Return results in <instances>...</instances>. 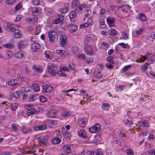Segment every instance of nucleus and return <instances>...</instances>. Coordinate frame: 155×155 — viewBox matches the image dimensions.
I'll return each mask as SVG.
<instances>
[{
	"mask_svg": "<svg viewBox=\"0 0 155 155\" xmlns=\"http://www.w3.org/2000/svg\"><path fill=\"white\" fill-rule=\"evenodd\" d=\"M76 16V13L75 11H72L69 14V16L71 21L73 22L74 21V18Z\"/></svg>",
	"mask_w": 155,
	"mask_h": 155,
	"instance_id": "aec40b11",
	"label": "nucleus"
},
{
	"mask_svg": "<svg viewBox=\"0 0 155 155\" xmlns=\"http://www.w3.org/2000/svg\"><path fill=\"white\" fill-rule=\"evenodd\" d=\"M33 68L35 71L41 73L42 72V67L41 66H37L35 65L33 66Z\"/></svg>",
	"mask_w": 155,
	"mask_h": 155,
	"instance_id": "4be33fe9",
	"label": "nucleus"
},
{
	"mask_svg": "<svg viewBox=\"0 0 155 155\" xmlns=\"http://www.w3.org/2000/svg\"><path fill=\"white\" fill-rule=\"evenodd\" d=\"M57 67L55 64L49 63L48 65V71L51 74L54 76L56 74Z\"/></svg>",
	"mask_w": 155,
	"mask_h": 155,
	"instance_id": "f257e3e1",
	"label": "nucleus"
},
{
	"mask_svg": "<svg viewBox=\"0 0 155 155\" xmlns=\"http://www.w3.org/2000/svg\"><path fill=\"white\" fill-rule=\"evenodd\" d=\"M59 75H61L62 77H66L67 76V74H65L63 73L61 71L58 70L57 72H56Z\"/></svg>",
	"mask_w": 155,
	"mask_h": 155,
	"instance_id": "603ef678",
	"label": "nucleus"
},
{
	"mask_svg": "<svg viewBox=\"0 0 155 155\" xmlns=\"http://www.w3.org/2000/svg\"><path fill=\"white\" fill-rule=\"evenodd\" d=\"M92 22V18H89L88 19L87 21L85 23L81 25L80 26V28H84L87 27L89 25H91Z\"/></svg>",
	"mask_w": 155,
	"mask_h": 155,
	"instance_id": "ddd939ff",
	"label": "nucleus"
},
{
	"mask_svg": "<svg viewBox=\"0 0 155 155\" xmlns=\"http://www.w3.org/2000/svg\"><path fill=\"white\" fill-rule=\"evenodd\" d=\"M21 94V92L20 91L14 92L10 95V99H12L14 97L15 98H18Z\"/></svg>",
	"mask_w": 155,
	"mask_h": 155,
	"instance_id": "1a4fd4ad",
	"label": "nucleus"
},
{
	"mask_svg": "<svg viewBox=\"0 0 155 155\" xmlns=\"http://www.w3.org/2000/svg\"><path fill=\"white\" fill-rule=\"evenodd\" d=\"M39 100L41 102H45L47 101L46 98L44 97L43 96H41L40 97Z\"/></svg>",
	"mask_w": 155,
	"mask_h": 155,
	"instance_id": "de8ad7c7",
	"label": "nucleus"
},
{
	"mask_svg": "<svg viewBox=\"0 0 155 155\" xmlns=\"http://www.w3.org/2000/svg\"><path fill=\"white\" fill-rule=\"evenodd\" d=\"M91 13V11L90 10H87L86 14L85 15V17L89 16Z\"/></svg>",
	"mask_w": 155,
	"mask_h": 155,
	"instance_id": "052dcab7",
	"label": "nucleus"
},
{
	"mask_svg": "<svg viewBox=\"0 0 155 155\" xmlns=\"http://www.w3.org/2000/svg\"><path fill=\"white\" fill-rule=\"evenodd\" d=\"M68 28L72 33L75 32L77 29V27L75 25L72 24L68 25H67Z\"/></svg>",
	"mask_w": 155,
	"mask_h": 155,
	"instance_id": "f3484780",
	"label": "nucleus"
},
{
	"mask_svg": "<svg viewBox=\"0 0 155 155\" xmlns=\"http://www.w3.org/2000/svg\"><path fill=\"white\" fill-rule=\"evenodd\" d=\"M109 33L110 35L114 36L117 34V32L115 29L112 28L109 30Z\"/></svg>",
	"mask_w": 155,
	"mask_h": 155,
	"instance_id": "c9c22d12",
	"label": "nucleus"
},
{
	"mask_svg": "<svg viewBox=\"0 0 155 155\" xmlns=\"http://www.w3.org/2000/svg\"><path fill=\"white\" fill-rule=\"evenodd\" d=\"M4 47L5 48H7L11 49L14 47V45L13 44L8 43L5 44L4 45Z\"/></svg>",
	"mask_w": 155,
	"mask_h": 155,
	"instance_id": "37998d69",
	"label": "nucleus"
},
{
	"mask_svg": "<svg viewBox=\"0 0 155 155\" xmlns=\"http://www.w3.org/2000/svg\"><path fill=\"white\" fill-rule=\"evenodd\" d=\"M32 85L34 87V89L35 91L38 92L40 90L39 86L38 84L34 83Z\"/></svg>",
	"mask_w": 155,
	"mask_h": 155,
	"instance_id": "e433bc0d",
	"label": "nucleus"
},
{
	"mask_svg": "<svg viewBox=\"0 0 155 155\" xmlns=\"http://www.w3.org/2000/svg\"><path fill=\"white\" fill-rule=\"evenodd\" d=\"M41 31V28L40 27H37L36 28L35 31V35H38Z\"/></svg>",
	"mask_w": 155,
	"mask_h": 155,
	"instance_id": "e2e57ef3",
	"label": "nucleus"
},
{
	"mask_svg": "<svg viewBox=\"0 0 155 155\" xmlns=\"http://www.w3.org/2000/svg\"><path fill=\"white\" fill-rule=\"evenodd\" d=\"M141 124L143 125V127H148L149 124L147 121L146 120H143Z\"/></svg>",
	"mask_w": 155,
	"mask_h": 155,
	"instance_id": "49530a36",
	"label": "nucleus"
},
{
	"mask_svg": "<svg viewBox=\"0 0 155 155\" xmlns=\"http://www.w3.org/2000/svg\"><path fill=\"white\" fill-rule=\"evenodd\" d=\"M53 90L52 87L49 85H45L43 87V90L44 92H50Z\"/></svg>",
	"mask_w": 155,
	"mask_h": 155,
	"instance_id": "2eb2a0df",
	"label": "nucleus"
},
{
	"mask_svg": "<svg viewBox=\"0 0 155 155\" xmlns=\"http://www.w3.org/2000/svg\"><path fill=\"white\" fill-rule=\"evenodd\" d=\"M138 18L140 20L143 21H145L147 20L146 16L144 13L139 14Z\"/></svg>",
	"mask_w": 155,
	"mask_h": 155,
	"instance_id": "cd10ccee",
	"label": "nucleus"
},
{
	"mask_svg": "<svg viewBox=\"0 0 155 155\" xmlns=\"http://www.w3.org/2000/svg\"><path fill=\"white\" fill-rule=\"evenodd\" d=\"M13 34L14 35L15 37L17 38H20L21 37V33L19 29L15 30L13 31Z\"/></svg>",
	"mask_w": 155,
	"mask_h": 155,
	"instance_id": "412c9836",
	"label": "nucleus"
},
{
	"mask_svg": "<svg viewBox=\"0 0 155 155\" xmlns=\"http://www.w3.org/2000/svg\"><path fill=\"white\" fill-rule=\"evenodd\" d=\"M27 45L26 42L24 40L21 41L18 43V49L20 50H23L26 48Z\"/></svg>",
	"mask_w": 155,
	"mask_h": 155,
	"instance_id": "0eeeda50",
	"label": "nucleus"
},
{
	"mask_svg": "<svg viewBox=\"0 0 155 155\" xmlns=\"http://www.w3.org/2000/svg\"><path fill=\"white\" fill-rule=\"evenodd\" d=\"M37 96L33 95L29 99L30 101H34L37 99Z\"/></svg>",
	"mask_w": 155,
	"mask_h": 155,
	"instance_id": "3c124183",
	"label": "nucleus"
},
{
	"mask_svg": "<svg viewBox=\"0 0 155 155\" xmlns=\"http://www.w3.org/2000/svg\"><path fill=\"white\" fill-rule=\"evenodd\" d=\"M126 153L128 155H134V152L131 149H129L126 151Z\"/></svg>",
	"mask_w": 155,
	"mask_h": 155,
	"instance_id": "09e8293b",
	"label": "nucleus"
},
{
	"mask_svg": "<svg viewBox=\"0 0 155 155\" xmlns=\"http://www.w3.org/2000/svg\"><path fill=\"white\" fill-rule=\"evenodd\" d=\"M101 129L100 126L98 123L96 124L93 127L89 128V130L92 133H96L99 132Z\"/></svg>",
	"mask_w": 155,
	"mask_h": 155,
	"instance_id": "7ed1b4c3",
	"label": "nucleus"
},
{
	"mask_svg": "<svg viewBox=\"0 0 155 155\" xmlns=\"http://www.w3.org/2000/svg\"><path fill=\"white\" fill-rule=\"evenodd\" d=\"M21 4L19 3L14 8L15 11H17L19 10L21 8Z\"/></svg>",
	"mask_w": 155,
	"mask_h": 155,
	"instance_id": "680f3d73",
	"label": "nucleus"
},
{
	"mask_svg": "<svg viewBox=\"0 0 155 155\" xmlns=\"http://www.w3.org/2000/svg\"><path fill=\"white\" fill-rule=\"evenodd\" d=\"M68 8L67 7L63 8L59 10L60 12L62 14H65L68 12Z\"/></svg>",
	"mask_w": 155,
	"mask_h": 155,
	"instance_id": "ea45409f",
	"label": "nucleus"
},
{
	"mask_svg": "<svg viewBox=\"0 0 155 155\" xmlns=\"http://www.w3.org/2000/svg\"><path fill=\"white\" fill-rule=\"evenodd\" d=\"M109 106V105L107 104L106 103H103V105L101 106V108L104 110H107Z\"/></svg>",
	"mask_w": 155,
	"mask_h": 155,
	"instance_id": "58836bf2",
	"label": "nucleus"
},
{
	"mask_svg": "<svg viewBox=\"0 0 155 155\" xmlns=\"http://www.w3.org/2000/svg\"><path fill=\"white\" fill-rule=\"evenodd\" d=\"M6 55L8 58H10L13 55L12 51L10 50L8 51L6 53Z\"/></svg>",
	"mask_w": 155,
	"mask_h": 155,
	"instance_id": "a18cd8bd",
	"label": "nucleus"
},
{
	"mask_svg": "<svg viewBox=\"0 0 155 155\" xmlns=\"http://www.w3.org/2000/svg\"><path fill=\"white\" fill-rule=\"evenodd\" d=\"M107 23L110 25H112L113 22L114 21V19L110 17H108L107 18Z\"/></svg>",
	"mask_w": 155,
	"mask_h": 155,
	"instance_id": "473e14b6",
	"label": "nucleus"
},
{
	"mask_svg": "<svg viewBox=\"0 0 155 155\" xmlns=\"http://www.w3.org/2000/svg\"><path fill=\"white\" fill-rule=\"evenodd\" d=\"M96 39L97 37L96 36L92 34H90L87 35L84 41L86 44H87L88 42L94 40Z\"/></svg>",
	"mask_w": 155,
	"mask_h": 155,
	"instance_id": "39448f33",
	"label": "nucleus"
},
{
	"mask_svg": "<svg viewBox=\"0 0 155 155\" xmlns=\"http://www.w3.org/2000/svg\"><path fill=\"white\" fill-rule=\"evenodd\" d=\"M32 2L34 5H39L40 1L39 0H32Z\"/></svg>",
	"mask_w": 155,
	"mask_h": 155,
	"instance_id": "6e6d98bb",
	"label": "nucleus"
},
{
	"mask_svg": "<svg viewBox=\"0 0 155 155\" xmlns=\"http://www.w3.org/2000/svg\"><path fill=\"white\" fill-rule=\"evenodd\" d=\"M50 51L49 50H47L45 52V55L46 57L47 58L51 59V58L50 55Z\"/></svg>",
	"mask_w": 155,
	"mask_h": 155,
	"instance_id": "c03bdc74",
	"label": "nucleus"
},
{
	"mask_svg": "<svg viewBox=\"0 0 155 155\" xmlns=\"http://www.w3.org/2000/svg\"><path fill=\"white\" fill-rule=\"evenodd\" d=\"M12 130L16 132L18 130V129L17 127V126L15 124H12Z\"/></svg>",
	"mask_w": 155,
	"mask_h": 155,
	"instance_id": "8fccbe9b",
	"label": "nucleus"
},
{
	"mask_svg": "<svg viewBox=\"0 0 155 155\" xmlns=\"http://www.w3.org/2000/svg\"><path fill=\"white\" fill-rule=\"evenodd\" d=\"M39 142L41 144L43 145H45L46 143L47 142V140H44L42 139H40L39 140Z\"/></svg>",
	"mask_w": 155,
	"mask_h": 155,
	"instance_id": "13d9d810",
	"label": "nucleus"
},
{
	"mask_svg": "<svg viewBox=\"0 0 155 155\" xmlns=\"http://www.w3.org/2000/svg\"><path fill=\"white\" fill-rule=\"evenodd\" d=\"M64 19V17L63 15L61 14L58 15L57 18L53 21V24H57L62 21Z\"/></svg>",
	"mask_w": 155,
	"mask_h": 155,
	"instance_id": "9b49d317",
	"label": "nucleus"
},
{
	"mask_svg": "<svg viewBox=\"0 0 155 155\" xmlns=\"http://www.w3.org/2000/svg\"><path fill=\"white\" fill-rule=\"evenodd\" d=\"M25 107L28 110H32L33 109V106L32 105H26Z\"/></svg>",
	"mask_w": 155,
	"mask_h": 155,
	"instance_id": "5fc2aeb1",
	"label": "nucleus"
},
{
	"mask_svg": "<svg viewBox=\"0 0 155 155\" xmlns=\"http://www.w3.org/2000/svg\"><path fill=\"white\" fill-rule=\"evenodd\" d=\"M87 7L85 4H83L77 6L75 9V10L78 12H81L83 10H86Z\"/></svg>",
	"mask_w": 155,
	"mask_h": 155,
	"instance_id": "6ab92c4d",
	"label": "nucleus"
},
{
	"mask_svg": "<svg viewBox=\"0 0 155 155\" xmlns=\"http://www.w3.org/2000/svg\"><path fill=\"white\" fill-rule=\"evenodd\" d=\"M16 0H6V2L7 3L9 4H12L15 2Z\"/></svg>",
	"mask_w": 155,
	"mask_h": 155,
	"instance_id": "bf43d9fd",
	"label": "nucleus"
},
{
	"mask_svg": "<svg viewBox=\"0 0 155 155\" xmlns=\"http://www.w3.org/2000/svg\"><path fill=\"white\" fill-rule=\"evenodd\" d=\"M144 31V29L143 28H141L139 29L138 30L135 31V34L133 35L134 37H136L137 35H139L142 34Z\"/></svg>",
	"mask_w": 155,
	"mask_h": 155,
	"instance_id": "393cba45",
	"label": "nucleus"
},
{
	"mask_svg": "<svg viewBox=\"0 0 155 155\" xmlns=\"http://www.w3.org/2000/svg\"><path fill=\"white\" fill-rule=\"evenodd\" d=\"M84 51L88 55H91L94 54L93 49L90 46H86L84 48Z\"/></svg>",
	"mask_w": 155,
	"mask_h": 155,
	"instance_id": "423d86ee",
	"label": "nucleus"
},
{
	"mask_svg": "<svg viewBox=\"0 0 155 155\" xmlns=\"http://www.w3.org/2000/svg\"><path fill=\"white\" fill-rule=\"evenodd\" d=\"M56 113L55 110H51L47 113L48 116L50 118H54L56 116Z\"/></svg>",
	"mask_w": 155,
	"mask_h": 155,
	"instance_id": "dca6fc26",
	"label": "nucleus"
},
{
	"mask_svg": "<svg viewBox=\"0 0 155 155\" xmlns=\"http://www.w3.org/2000/svg\"><path fill=\"white\" fill-rule=\"evenodd\" d=\"M5 29L8 31L13 32L15 30V25L13 24L6 23L4 25Z\"/></svg>",
	"mask_w": 155,
	"mask_h": 155,
	"instance_id": "20e7f679",
	"label": "nucleus"
},
{
	"mask_svg": "<svg viewBox=\"0 0 155 155\" xmlns=\"http://www.w3.org/2000/svg\"><path fill=\"white\" fill-rule=\"evenodd\" d=\"M60 45L61 47H64L66 44V37L64 35H61L60 37Z\"/></svg>",
	"mask_w": 155,
	"mask_h": 155,
	"instance_id": "f8f14e48",
	"label": "nucleus"
},
{
	"mask_svg": "<svg viewBox=\"0 0 155 155\" xmlns=\"http://www.w3.org/2000/svg\"><path fill=\"white\" fill-rule=\"evenodd\" d=\"M78 134L80 136L84 138H86V133L85 130L81 129L78 132Z\"/></svg>",
	"mask_w": 155,
	"mask_h": 155,
	"instance_id": "5701e85b",
	"label": "nucleus"
},
{
	"mask_svg": "<svg viewBox=\"0 0 155 155\" xmlns=\"http://www.w3.org/2000/svg\"><path fill=\"white\" fill-rule=\"evenodd\" d=\"M63 150L64 152L66 154H70L71 152V147L68 145H65L63 147Z\"/></svg>",
	"mask_w": 155,
	"mask_h": 155,
	"instance_id": "a211bd4d",
	"label": "nucleus"
},
{
	"mask_svg": "<svg viewBox=\"0 0 155 155\" xmlns=\"http://www.w3.org/2000/svg\"><path fill=\"white\" fill-rule=\"evenodd\" d=\"M87 123V119L86 118H82L78 121V125L81 127H85Z\"/></svg>",
	"mask_w": 155,
	"mask_h": 155,
	"instance_id": "6e6552de",
	"label": "nucleus"
},
{
	"mask_svg": "<svg viewBox=\"0 0 155 155\" xmlns=\"http://www.w3.org/2000/svg\"><path fill=\"white\" fill-rule=\"evenodd\" d=\"M100 26L101 28H104L106 26L104 20L103 18H101L100 19Z\"/></svg>",
	"mask_w": 155,
	"mask_h": 155,
	"instance_id": "f704fd0d",
	"label": "nucleus"
},
{
	"mask_svg": "<svg viewBox=\"0 0 155 155\" xmlns=\"http://www.w3.org/2000/svg\"><path fill=\"white\" fill-rule=\"evenodd\" d=\"M118 45L124 48H129V46L128 45V44H125L124 43H119Z\"/></svg>",
	"mask_w": 155,
	"mask_h": 155,
	"instance_id": "79ce46f5",
	"label": "nucleus"
},
{
	"mask_svg": "<svg viewBox=\"0 0 155 155\" xmlns=\"http://www.w3.org/2000/svg\"><path fill=\"white\" fill-rule=\"evenodd\" d=\"M69 64V67L71 69L73 70L75 68V65L73 63L71 62Z\"/></svg>",
	"mask_w": 155,
	"mask_h": 155,
	"instance_id": "338daca9",
	"label": "nucleus"
},
{
	"mask_svg": "<svg viewBox=\"0 0 155 155\" xmlns=\"http://www.w3.org/2000/svg\"><path fill=\"white\" fill-rule=\"evenodd\" d=\"M32 10L33 15L35 16L39 15L41 12V9L39 7L34 8Z\"/></svg>",
	"mask_w": 155,
	"mask_h": 155,
	"instance_id": "4468645a",
	"label": "nucleus"
},
{
	"mask_svg": "<svg viewBox=\"0 0 155 155\" xmlns=\"http://www.w3.org/2000/svg\"><path fill=\"white\" fill-rule=\"evenodd\" d=\"M79 5V3L77 0H74L72 1V7H74L76 6Z\"/></svg>",
	"mask_w": 155,
	"mask_h": 155,
	"instance_id": "a19ab883",
	"label": "nucleus"
},
{
	"mask_svg": "<svg viewBox=\"0 0 155 155\" xmlns=\"http://www.w3.org/2000/svg\"><path fill=\"white\" fill-rule=\"evenodd\" d=\"M25 53V52L21 51L16 53L15 54V56L17 58H21L24 56Z\"/></svg>",
	"mask_w": 155,
	"mask_h": 155,
	"instance_id": "b1692460",
	"label": "nucleus"
},
{
	"mask_svg": "<svg viewBox=\"0 0 155 155\" xmlns=\"http://www.w3.org/2000/svg\"><path fill=\"white\" fill-rule=\"evenodd\" d=\"M61 115L62 117L64 118H67L70 115V111H64L62 112Z\"/></svg>",
	"mask_w": 155,
	"mask_h": 155,
	"instance_id": "2f4dec72",
	"label": "nucleus"
},
{
	"mask_svg": "<svg viewBox=\"0 0 155 155\" xmlns=\"http://www.w3.org/2000/svg\"><path fill=\"white\" fill-rule=\"evenodd\" d=\"M17 79H12L8 81V84L10 86H15L17 84Z\"/></svg>",
	"mask_w": 155,
	"mask_h": 155,
	"instance_id": "c756f323",
	"label": "nucleus"
},
{
	"mask_svg": "<svg viewBox=\"0 0 155 155\" xmlns=\"http://www.w3.org/2000/svg\"><path fill=\"white\" fill-rule=\"evenodd\" d=\"M48 37L51 43H53L56 39L58 38V36L56 32L51 31L48 32Z\"/></svg>",
	"mask_w": 155,
	"mask_h": 155,
	"instance_id": "f03ea898",
	"label": "nucleus"
},
{
	"mask_svg": "<svg viewBox=\"0 0 155 155\" xmlns=\"http://www.w3.org/2000/svg\"><path fill=\"white\" fill-rule=\"evenodd\" d=\"M31 47L33 51L37 52L41 48L40 45L38 43H33L31 45Z\"/></svg>",
	"mask_w": 155,
	"mask_h": 155,
	"instance_id": "9d476101",
	"label": "nucleus"
},
{
	"mask_svg": "<svg viewBox=\"0 0 155 155\" xmlns=\"http://www.w3.org/2000/svg\"><path fill=\"white\" fill-rule=\"evenodd\" d=\"M61 141V140L59 138H54L52 140L51 142L53 144H57L59 143Z\"/></svg>",
	"mask_w": 155,
	"mask_h": 155,
	"instance_id": "bb28decb",
	"label": "nucleus"
},
{
	"mask_svg": "<svg viewBox=\"0 0 155 155\" xmlns=\"http://www.w3.org/2000/svg\"><path fill=\"white\" fill-rule=\"evenodd\" d=\"M91 155H102L100 152L98 151L93 152L91 153Z\"/></svg>",
	"mask_w": 155,
	"mask_h": 155,
	"instance_id": "0e129e2a",
	"label": "nucleus"
},
{
	"mask_svg": "<svg viewBox=\"0 0 155 155\" xmlns=\"http://www.w3.org/2000/svg\"><path fill=\"white\" fill-rule=\"evenodd\" d=\"M48 124L50 126H53L57 125L58 122L56 120H49L48 122Z\"/></svg>",
	"mask_w": 155,
	"mask_h": 155,
	"instance_id": "72a5a7b5",
	"label": "nucleus"
},
{
	"mask_svg": "<svg viewBox=\"0 0 155 155\" xmlns=\"http://www.w3.org/2000/svg\"><path fill=\"white\" fill-rule=\"evenodd\" d=\"M46 127L45 125L36 126L35 127V131L44 130L46 129Z\"/></svg>",
	"mask_w": 155,
	"mask_h": 155,
	"instance_id": "7c9ffc66",
	"label": "nucleus"
},
{
	"mask_svg": "<svg viewBox=\"0 0 155 155\" xmlns=\"http://www.w3.org/2000/svg\"><path fill=\"white\" fill-rule=\"evenodd\" d=\"M22 130L24 134H26L28 133L31 132V129L29 128H27L23 126L22 128Z\"/></svg>",
	"mask_w": 155,
	"mask_h": 155,
	"instance_id": "a878e982",
	"label": "nucleus"
},
{
	"mask_svg": "<svg viewBox=\"0 0 155 155\" xmlns=\"http://www.w3.org/2000/svg\"><path fill=\"white\" fill-rule=\"evenodd\" d=\"M131 67L132 66L130 65L125 66L121 70V73H124L126 71L128 70V69Z\"/></svg>",
	"mask_w": 155,
	"mask_h": 155,
	"instance_id": "4c0bfd02",
	"label": "nucleus"
},
{
	"mask_svg": "<svg viewBox=\"0 0 155 155\" xmlns=\"http://www.w3.org/2000/svg\"><path fill=\"white\" fill-rule=\"evenodd\" d=\"M105 65L107 68L110 69H112L113 67V66L109 63H106Z\"/></svg>",
	"mask_w": 155,
	"mask_h": 155,
	"instance_id": "69168bd1",
	"label": "nucleus"
},
{
	"mask_svg": "<svg viewBox=\"0 0 155 155\" xmlns=\"http://www.w3.org/2000/svg\"><path fill=\"white\" fill-rule=\"evenodd\" d=\"M17 78L19 79L22 80L23 79V77L22 75L20 73L18 74H17Z\"/></svg>",
	"mask_w": 155,
	"mask_h": 155,
	"instance_id": "774afa93",
	"label": "nucleus"
},
{
	"mask_svg": "<svg viewBox=\"0 0 155 155\" xmlns=\"http://www.w3.org/2000/svg\"><path fill=\"white\" fill-rule=\"evenodd\" d=\"M107 60L111 64H113L114 63L113 60V57L112 56H110L108 57Z\"/></svg>",
	"mask_w": 155,
	"mask_h": 155,
	"instance_id": "864d4df0",
	"label": "nucleus"
},
{
	"mask_svg": "<svg viewBox=\"0 0 155 155\" xmlns=\"http://www.w3.org/2000/svg\"><path fill=\"white\" fill-rule=\"evenodd\" d=\"M102 75L101 71H94V76L95 78H101Z\"/></svg>",
	"mask_w": 155,
	"mask_h": 155,
	"instance_id": "c85d7f7f",
	"label": "nucleus"
},
{
	"mask_svg": "<svg viewBox=\"0 0 155 155\" xmlns=\"http://www.w3.org/2000/svg\"><path fill=\"white\" fill-rule=\"evenodd\" d=\"M125 124L126 125L129 124L130 126H131L133 124V122L128 120H126L124 121Z\"/></svg>",
	"mask_w": 155,
	"mask_h": 155,
	"instance_id": "4d7b16f0",
	"label": "nucleus"
}]
</instances>
